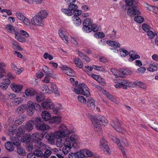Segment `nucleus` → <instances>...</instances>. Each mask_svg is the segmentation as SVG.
Masks as SVG:
<instances>
[{
	"instance_id": "17",
	"label": "nucleus",
	"mask_w": 158,
	"mask_h": 158,
	"mask_svg": "<svg viewBox=\"0 0 158 158\" xmlns=\"http://www.w3.org/2000/svg\"><path fill=\"white\" fill-rule=\"evenodd\" d=\"M83 27L82 30L86 33L89 32V19L87 18L85 19L82 23Z\"/></svg>"
},
{
	"instance_id": "51",
	"label": "nucleus",
	"mask_w": 158,
	"mask_h": 158,
	"mask_svg": "<svg viewBox=\"0 0 158 158\" xmlns=\"http://www.w3.org/2000/svg\"><path fill=\"white\" fill-rule=\"evenodd\" d=\"M23 101V99L21 98H17L14 99L13 102L14 104L15 105H18L22 103Z\"/></svg>"
},
{
	"instance_id": "5",
	"label": "nucleus",
	"mask_w": 158,
	"mask_h": 158,
	"mask_svg": "<svg viewBox=\"0 0 158 158\" xmlns=\"http://www.w3.org/2000/svg\"><path fill=\"white\" fill-rule=\"evenodd\" d=\"M88 88L86 85L83 83L79 84L74 89V92L77 94H82L86 96L88 94L87 92Z\"/></svg>"
},
{
	"instance_id": "11",
	"label": "nucleus",
	"mask_w": 158,
	"mask_h": 158,
	"mask_svg": "<svg viewBox=\"0 0 158 158\" xmlns=\"http://www.w3.org/2000/svg\"><path fill=\"white\" fill-rule=\"evenodd\" d=\"M44 135V134L43 133L40 134L39 133H35L32 134L31 137L33 142L38 143L39 142H41Z\"/></svg>"
},
{
	"instance_id": "19",
	"label": "nucleus",
	"mask_w": 158,
	"mask_h": 158,
	"mask_svg": "<svg viewBox=\"0 0 158 158\" xmlns=\"http://www.w3.org/2000/svg\"><path fill=\"white\" fill-rule=\"evenodd\" d=\"M26 118V115L25 114H23L20 115L17 118V119L15 120V123L16 125L21 124Z\"/></svg>"
},
{
	"instance_id": "1",
	"label": "nucleus",
	"mask_w": 158,
	"mask_h": 158,
	"mask_svg": "<svg viewBox=\"0 0 158 158\" xmlns=\"http://www.w3.org/2000/svg\"><path fill=\"white\" fill-rule=\"evenodd\" d=\"M91 120L95 130L101 131V125L100 123V122L102 123V125L104 126H106L107 124V120L105 117L101 115L91 116Z\"/></svg>"
},
{
	"instance_id": "63",
	"label": "nucleus",
	"mask_w": 158,
	"mask_h": 158,
	"mask_svg": "<svg viewBox=\"0 0 158 158\" xmlns=\"http://www.w3.org/2000/svg\"><path fill=\"white\" fill-rule=\"evenodd\" d=\"M78 52L79 56L81 57L85 60H86L87 58V57L82 52L80 51H78Z\"/></svg>"
},
{
	"instance_id": "62",
	"label": "nucleus",
	"mask_w": 158,
	"mask_h": 158,
	"mask_svg": "<svg viewBox=\"0 0 158 158\" xmlns=\"http://www.w3.org/2000/svg\"><path fill=\"white\" fill-rule=\"evenodd\" d=\"M37 101L38 102H41L44 99V97H43L41 95H37L36 97Z\"/></svg>"
},
{
	"instance_id": "45",
	"label": "nucleus",
	"mask_w": 158,
	"mask_h": 158,
	"mask_svg": "<svg viewBox=\"0 0 158 158\" xmlns=\"http://www.w3.org/2000/svg\"><path fill=\"white\" fill-rule=\"evenodd\" d=\"M34 154L35 156L37 157H43V152L39 150H36L34 151Z\"/></svg>"
},
{
	"instance_id": "34",
	"label": "nucleus",
	"mask_w": 158,
	"mask_h": 158,
	"mask_svg": "<svg viewBox=\"0 0 158 158\" xmlns=\"http://www.w3.org/2000/svg\"><path fill=\"white\" fill-rule=\"evenodd\" d=\"M17 127L15 125H13L10 127L7 132V134L10 135H13L15 130L16 129Z\"/></svg>"
},
{
	"instance_id": "56",
	"label": "nucleus",
	"mask_w": 158,
	"mask_h": 158,
	"mask_svg": "<svg viewBox=\"0 0 158 158\" xmlns=\"http://www.w3.org/2000/svg\"><path fill=\"white\" fill-rule=\"evenodd\" d=\"M51 153V151L48 149L46 150L44 153H43V157H44L45 158H48Z\"/></svg>"
},
{
	"instance_id": "37",
	"label": "nucleus",
	"mask_w": 158,
	"mask_h": 158,
	"mask_svg": "<svg viewBox=\"0 0 158 158\" xmlns=\"http://www.w3.org/2000/svg\"><path fill=\"white\" fill-rule=\"evenodd\" d=\"M5 29L9 33H13L15 31L13 26L11 24L7 25L5 27Z\"/></svg>"
},
{
	"instance_id": "39",
	"label": "nucleus",
	"mask_w": 158,
	"mask_h": 158,
	"mask_svg": "<svg viewBox=\"0 0 158 158\" xmlns=\"http://www.w3.org/2000/svg\"><path fill=\"white\" fill-rule=\"evenodd\" d=\"M126 4L123 6V9L126 10L128 8L127 7H130L131 5H132L133 1L132 0H125Z\"/></svg>"
},
{
	"instance_id": "58",
	"label": "nucleus",
	"mask_w": 158,
	"mask_h": 158,
	"mask_svg": "<svg viewBox=\"0 0 158 158\" xmlns=\"http://www.w3.org/2000/svg\"><path fill=\"white\" fill-rule=\"evenodd\" d=\"M92 157L94 158H99L100 156L99 155L95 153H94L92 151H89V157L92 158Z\"/></svg>"
},
{
	"instance_id": "15",
	"label": "nucleus",
	"mask_w": 158,
	"mask_h": 158,
	"mask_svg": "<svg viewBox=\"0 0 158 158\" xmlns=\"http://www.w3.org/2000/svg\"><path fill=\"white\" fill-rule=\"evenodd\" d=\"M132 73V72L130 70L126 69L121 68L118 71V77H123L125 75H130Z\"/></svg>"
},
{
	"instance_id": "13",
	"label": "nucleus",
	"mask_w": 158,
	"mask_h": 158,
	"mask_svg": "<svg viewBox=\"0 0 158 158\" xmlns=\"http://www.w3.org/2000/svg\"><path fill=\"white\" fill-rule=\"evenodd\" d=\"M68 8L70 11H73V15H80L81 14V11L77 9V6L73 4H70L68 6Z\"/></svg>"
},
{
	"instance_id": "48",
	"label": "nucleus",
	"mask_w": 158,
	"mask_h": 158,
	"mask_svg": "<svg viewBox=\"0 0 158 158\" xmlns=\"http://www.w3.org/2000/svg\"><path fill=\"white\" fill-rule=\"evenodd\" d=\"M94 36L97 38L101 39L104 37L105 35L103 32H99L95 33Z\"/></svg>"
},
{
	"instance_id": "6",
	"label": "nucleus",
	"mask_w": 158,
	"mask_h": 158,
	"mask_svg": "<svg viewBox=\"0 0 158 158\" xmlns=\"http://www.w3.org/2000/svg\"><path fill=\"white\" fill-rule=\"evenodd\" d=\"M77 139L78 137L77 135H72L69 137L66 138L64 143V145L68 146L71 148H76Z\"/></svg>"
},
{
	"instance_id": "55",
	"label": "nucleus",
	"mask_w": 158,
	"mask_h": 158,
	"mask_svg": "<svg viewBox=\"0 0 158 158\" xmlns=\"http://www.w3.org/2000/svg\"><path fill=\"white\" fill-rule=\"evenodd\" d=\"M103 94L106 95V97L110 99L111 101H113L114 99L113 96L110 95V94L106 90H105L102 93Z\"/></svg>"
},
{
	"instance_id": "2",
	"label": "nucleus",
	"mask_w": 158,
	"mask_h": 158,
	"mask_svg": "<svg viewBox=\"0 0 158 158\" xmlns=\"http://www.w3.org/2000/svg\"><path fill=\"white\" fill-rule=\"evenodd\" d=\"M26 106L28 114L30 116L33 114L35 110L40 111L42 109L41 106L40 104L31 101H28Z\"/></svg>"
},
{
	"instance_id": "7",
	"label": "nucleus",
	"mask_w": 158,
	"mask_h": 158,
	"mask_svg": "<svg viewBox=\"0 0 158 158\" xmlns=\"http://www.w3.org/2000/svg\"><path fill=\"white\" fill-rule=\"evenodd\" d=\"M31 22L33 25L38 26H43L44 25V22L43 19L39 17V15L35 16L31 19Z\"/></svg>"
},
{
	"instance_id": "46",
	"label": "nucleus",
	"mask_w": 158,
	"mask_h": 158,
	"mask_svg": "<svg viewBox=\"0 0 158 158\" xmlns=\"http://www.w3.org/2000/svg\"><path fill=\"white\" fill-rule=\"evenodd\" d=\"M135 52L133 51H130L129 56L130 57L128 59L129 61H131L136 59L135 57Z\"/></svg>"
},
{
	"instance_id": "8",
	"label": "nucleus",
	"mask_w": 158,
	"mask_h": 158,
	"mask_svg": "<svg viewBox=\"0 0 158 158\" xmlns=\"http://www.w3.org/2000/svg\"><path fill=\"white\" fill-rule=\"evenodd\" d=\"M127 13L131 16H134L136 15L140 14V12L137 9L136 6L134 5L132 2V5H131L128 9Z\"/></svg>"
},
{
	"instance_id": "52",
	"label": "nucleus",
	"mask_w": 158,
	"mask_h": 158,
	"mask_svg": "<svg viewBox=\"0 0 158 158\" xmlns=\"http://www.w3.org/2000/svg\"><path fill=\"white\" fill-rule=\"evenodd\" d=\"M61 10L62 12L68 16H71L73 15L72 12L69 10V8L68 9H62Z\"/></svg>"
},
{
	"instance_id": "59",
	"label": "nucleus",
	"mask_w": 158,
	"mask_h": 158,
	"mask_svg": "<svg viewBox=\"0 0 158 158\" xmlns=\"http://www.w3.org/2000/svg\"><path fill=\"white\" fill-rule=\"evenodd\" d=\"M147 35L151 39H152L154 37L155 35H157L156 33L155 34L151 31H148Z\"/></svg>"
},
{
	"instance_id": "9",
	"label": "nucleus",
	"mask_w": 158,
	"mask_h": 158,
	"mask_svg": "<svg viewBox=\"0 0 158 158\" xmlns=\"http://www.w3.org/2000/svg\"><path fill=\"white\" fill-rule=\"evenodd\" d=\"M111 126L118 132L123 133V130L121 127L119 121L117 119L116 120L113 121L111 123Z\"/></svg>"
},
{
	"instance_id": "3",
	"label": "nucleus",
	"mask_w": 158,
	"mask_h": 158,
	"mask_svg": "<svg viewBox=\"0 0 158 158\" xmlns=\"http://www.w3.org/2000/svg\"><path fill=\"white\" fill-rule=\"evenodd\" d=\"M74 131L72 130L70 131L68 130L66 126L64 124L60 126L59 130L55 132V135L57 136V137H60V138L65 137L67 135L74 132Z\"/></svg>"
},
{
	"instance_id": "29",
	"label": "nucleus",
	"mask_w": 158,
	"mask_h": 158,
	"mask_svg": "<svg viewBox=\"0 0 158 158\" xmlns=\"http://www.w3.org/2000/svg\"><path fill=\"white\" fill-rule=\"evenodd\" d=\"M22 126L19 127L17 130L16 135L18 137H21L23 136L24 134L25 131L24 129L22 128Z\"/></svg>"
},
{
	"instance_id": "30",
	"label": "nucleus",
	"mask_w": 158,
	"mask_h": 158,
	"mask_svg": "<svg viewBox=\"0 0 158 158\" xmlns=\"http://www.w3.org/2000/svg\"><path fill=\"white\" fill-rule=\"evenodd\" d=\"M133 84L135 85L138 86L139 87L143 89H145L147 88V86L145 83L140 81H135L133 82Z\"/></svg>"
},
{
	"instance_id": "40",
	"label": "nucleus",
	"mask_w": 158,
	"mask_h": 158,
	"mask_svg": "<svg viewBox=\"0 0 158 158\" xmlns=\"http://www.w3.org/2000/svg\"><path fill=\"white\" fill-rule=\"evenodd\" d=\"M134 19L137 23H142L144 20L143 18L139 15L135 16Z\"/></svg>"
},
{
	"instance_id": "43",
	"label": "nucleus",
	"mask_w": 158,
	"mask_h": 158,
	"mask_svg": "<svg viewBox=\"0 0 158 158\" xmlns=\"http://www.w3.org/2000/svg\"><path fill=\"white\" fill-rule=\"evenodd\" d=\"M89 107H90L89 109L92 110H94L95 106V101L93 99L91 98H89Z\"/></svg>"
},
{
	"instance_id": "10",
	"label": "nucleus",
	"mask_w": 158,
	"mask_h": 158,
	"mask_svg": "<svg viewBox=\"0 0 158 158\" xmlns=\"http://www.w3.org/2000/svg\"><path fill=\"white\" fill-rule=\"evenodd\" d=\"M100 148L104 152L109 153L110 148L107 144V142L104 138H102L100 140Z\"/></svg>"
},
{
	"instance_id": "12",
	"label": "nucleus",
	"mask_w": 158,
	"mask_h": 158,
	"mask_svg": "<svg viewBox=\"0 0 158 158\" xmlns=\"http://www.w3.org/2000/svg\"><path fill=\"white\" fill-rule=\"evenodd\" d=\"M60 67L64 71V73L70 76H73L75 75L74 71L65 65H61Z\"/></svg>"
},
{
	"instance_id": "25",
	"label": "nucleus",
	"mask_w": 158,
	"mask_h": 158,
	"mask_svg": "<svg viewBox=\"0 0 158 158\" xmlns=\"http://www.w3.org/2000/svg\"><path fill=\"white\" fill-rule=\"evenodd\" d=\"M42 70L45 73L46 76H50V75H52L53 73V71L51 69L48 68L45 65L43 66Z\"/></svg>"
},
{
	"instance_id": "41",
	"label": "nucleus",
	"mask_w": 158,
	"mask_h": 158,
	"mask_svg": "<svg viewBox=\"0 0 158 158\" xmlns=\"http://www.w3.org/2000/svg\"><path fill=\"white\" fill-rule=\"evenodd\" d=\"M91 27V28L89 27V32L92 31L94 32H97L98 30V27L97 25L95 24H92V25L90 26Z\"/></svg>"
},
{
	"instance_id": "61",
	"label": "nucleus",
	"mask_w": 158,
	"mask_h": 158,
	"mask_svg": "<svg viewBox=\"0 0 158 158\" xmlns=\"http://www.w3.org/2000/svg\"><path fill=\"white\" fill-rule=\"evenodd\" d=\"M147 9L149 10L152 11L154 13H156V10H155V6L152 5H149L147 7Z\"/></svg>"
},
{
	"instance_id": "57",
	"label": "nucleus",
	"mask_w": 158,
	"mask_h": 158,
	"mask_svg": "<svg viewBox=\"0 0 158 158\" xmlns=\"http://www.w3.org/2000/svg\"><path fill=\"white\" fill-rule=\"evenodd\" d=\"M16 15L18 18L21 20H23L25 18V17L20 13H17Z\"/></svg>"
},
{
	"instance_id": "26",
	"label": "nucleus",
	"mask_w": 158,
	"mask_h": 158,
	"mask_svg": "<svg viewBox=\"0 0 158 158\" xmlns=\"http://www.w3.org/2000/svg\"><path fill=\"white\" fill-rule=\"evenodd\" d=\"M72 17V19L74 21V23L77 25L79 26L81 24V21L80 18L78 17L79 15H73Z\"/></svg>"
},
{
	"instance_id": "18",
	"label": "nucleus",
	"mask_w": 158,
	"mask_h": 158,
	"mask_svg": "<svg viewBox=\"0 0 158 158\" xmlns=\"http://www.w3.org/2000/svg\"><path fill=\"white\" fill-rule=\"evenodd\" d=\"M10 87L12 90L15 92H19L21 90L23 86L20 84H15L14 83H11L10 85Z\"/></svg>"
},
{
	"instance_id": "16",
	"label": "nucleus",
	"mask_w": 158,
	"mask_h": 158,
	"mask_svg": "<svg viewBox=\"0 0 158 158\" xmlns=\"http://www.w3.org/2000/svg\"><path fill=\"white\" fill-rule=\"evenodd\" d=\"M80 158H86L89 157V150L86 149H84L78 152Z\"/></svg>"
},
{
	"instance_id": "22",
	"label": "nucleus",
	"mask_w": 158,
	"mask_h": 158,
	"mask_svg": "<svg viewBox=\"0 0 158 158\" xmlns=\"http://www.w3.org/2000/svg\"><path fill=\"white\" fill-rule=\"evenodd\" d=\"M34 122L33 120H31L27 122L26 124L25 128L27 132H29L33 129L32 123Z\"/></svg>"
},
{
	"instance_id": "28",
	"label": "nucleus",
	"mask_w": 158,
	"mask_h": 158,
	"mask_svg": "<svg viewBox=\"0 0 158 158\" xmlns=\"http://www.w3.org/2000/svg\"><path fill=\"white\" fill-rule=\"evenodd\" d=\"M55 132L54 133H51L48 134L46 135L45 137L46 139L48 140L52 141L55 138L57 139H60V137H57V136L55 135Z\"/></svg>"
},
{
	"instance_id": "32",
	"label": "nucleus",
	"mask_w": 158,
	"mask_h": 158,
	"mask_svg": "<svg viewBox=\"0 0 158 158\" xmlns=\"http://www.w3.org/2000/svg\"><path fill=\"white\" fill-rule=\"evenodd\" d=\"M26 107V105L22 104L17 108V111L19 114H21L25 111V108Z\"/></svg>"
},
{
	"instance_id": "27",
	"label": "nucleus",
	"mask_w": 158,
	"mask_h": 158,
	"mask_svg": "<svg viewBox=\"0 0 158 158\" xmlns=\"http://www.w3.org/2000/svg\"><path fill=\"white\" fill-rule=\"evenodd\" d=\"M51 85L52 92L54 93L55 95L58 96H59L60 93L56 84L53 82H51Z\"/></svg>"
},
{
	"instance_id": "23",
	"label": "nucleus",
	"mask_w": 158,
	"mask_h": 158,
	"mask_svg": "<svg viewBox=\"0 0 158 158\" xmlns=\"http://www.w3.org/2000/svg\"><path fill=\"white\" fill-rule=\"evenodd\" d=\"M106 43L109 46L114 48H118L120 46V44L118 42L115 41L107 40Z\"/></svg>"
},
{
	"instance_id": "60",
	"label": "nucleus",
	"mask_w": 158,
	"mask_h": 158,
	"mask_svg": "<svg viewBox=\"0 0 158 158\" xmlns=\"http://www.w3.org/2000/svg\"><path fill=\"white\" fill-rule=\"evenodd\" d=\"M44 57L45 59L48 58L50 60H51L53 59V57L50 55L48 53L45 52L44 55Z\"/></svg>"
},
{
	"instance_id": "42",
	"label": "nucleus",
	"mask_w": 158,
	"mask_h": 158,
	"mask_svg": "<svg viewBox=\"0 0 158 158\" xmlns=\"http://www.w3.org/2000/svg\"><path fill=\"white\" fill-rule=\"evenodd\" d=\"M120 50V55L121 56L124 57L128 55H129V52L127 50L123 48H121Z\"/></svg>"
},
{
	"instance_id": "64",
	"label": "nucleus",
	"mask_w": 158,
	"mask_h": 158,
	"mask_svg": "<svg viewBox=\"0 0 158 158\" xmlns=\"http://www.w3.org/2000/svg\"><path fill=\"white\" fill-rule=\"evenodd\" d=\"M20 34L24 36L25 37H27L29 36L28 34L25 31L23 30H21L20 31Z\"/></svg>"
},
{
	"instance_id": "36",
	"label": "nucleus",
	"mask_w": 158,
	"mask_h": 158,
	"mask_svg": "<svg viewBox=\"0 0 158 158\" xmlns=\"http://www.w3.org/2000/svg\"><path fill=\"white\" fill-rule=\"evenodd\" d=\"M48 15V13L45 10H41L38 13L37 15L41 18L42 19L46 18Z\"/></svg>"
},
{
	"instance_id": "20",
	"label": "nucleus",
	"mask_w": 158,
	"mask_h": 158,
	"mask_svg": "<svg viewBox=\"0 0 158 158\" xmlns=\"http://www.w3.org/2000/svg\"><path fill=\"white\" fill-rule=\"evenodd\" d=\"M41 116L43 120L45 121H47L48 120L49 121L51 119V114L48 112L46 111L42 112L41 114Z\"/></svg>"
},
{
	"instance_id": "31",
	"label": "nucleus",
	"mask_w": 158,
	"mask_h": 158,
	"mask_svg": "<svg viewBox=\"0 0 158 158\" xmlns=\"http://www.w3.org/2000/svg\"><path fill=\"white\" fill-rule=\"evenodd\" d=\"M6 148L9 152H12L14 150L13 144L10 142L7 141L5 144Z\"/></svg>"
},
{
	"instance_id": "50",
	"label": "nucleus",
	"mask_w": 158,
	"mask_h": 158,
	"mask_svg": "<svg viewBox=\"0 0 158 158\" xmlns=\"http://www.w3.org/2000/svg\"><path fill=\"white\" fill-rule=\"evenodd\" d=\"M17 152L20 155H24L26 154L25 151L22 148L18 146L17 148Z\"/></svg>"
},
{
	"instance_id": "21",
	"label": "nucleus",
	"mask_w": 158,
	"mask_h": 158,
	"mask_svg": "<svg viewBox=\"0 0 158 158\" xmlns=\"http://www.w3.org/2000/svg\"><path fill=\"white\" fill-rule=\"evenodd\" d=\"M36 92L33 88L27 89L25 90L26 95L28 96H32L35 95Z\"/></svg>"
},
{
	"instance_id": "38",
	"label": "nucleus",
	"mask_w": 158,
	"mask_h": 158,
	"mask_svg": "<svg viewBox=\"0 0 158 158\" xmlns=\"http://www.w3.org/2000/svg\"><path fill=\"white\" fill-rule=\"evenodd\" d=\"M74 62L77 66L80 68H81L83 66V64L79 58H77L74 60Z\"/></svg>"
},
{
	"instance_id": "44",
	"label": "nucleus",
	"mask_w": 158,
	"mask_h": 158,
	"mask_svg": "<svg viewBox=\"0 0 158 158\" xmlns=\"http://www.w3.org/2000/svg\"><path fill=\"white\" fill-rule=\"evenodd\" d=\"M59 34L60 37L63 40H64V42L66 44L69 43V41L65 37L64 34L63 33L62 31L60 30L59 31Z\"/></svg>"
},
{
	"instance_id": "47",
	"label": "nucleus",
	"mask_w": 158,
	"mask_h": 158,
	"mask_svg": "<svg viewBox=\"0 0 158 158\" xmlns=\"http://www.w3.org/2000/svg\"><path fill=\"white\" fill-rule=\"evenodd\" d=\"M68 158H80L78 152L69 153L68 156Z\"/></svg>"
},
{
	"instance_id": "24",
	"label": "nucleus",
	"mask_w": 158,
	"mask_h": 158,
	"mask_svg": "<svg viewBox=\"0 0 158 158\" xmlns=\"http://www.w3.org/2000/svg\"><path fill=\"white\" fill-rule=\"evenodd\" d=\"M120 84L123 89H127V87H129L130 85L128 81L127 80H122L119 81Z\"/></svg>"
},
{
	"instance_id": "49",
	"label": "nucleus",
	"mask_w": 158,
	"mask_h": 158,
	"mask_svg": "<svg viewBox=\"0 0 158 158\" xmlns=\"http://www.w3.org/2000/svg\"><path fill=\"white\" fill-rule=\"evenodd\" d=\"M64 146L62 149V151L64 154H66L70 151L71 147L66 145H64Z\"/></svg>"
},
{
	"instance_id": "4",
	"label": "nucleus",
	"mask_w": 158,
	"mask_h": 158,
	"mask_svg": "<svg viewBox=\"0 0 158 158\" xmlns=\"http://www.w3.org/2000/svg\"><path fill=\"white\" fill-rule=\"evenodd\" d=\"M34 123L35 125L36 128L38 131H44L50 128L49 126L46 125L40 118H36Z\"/></svg>"
},
{
	"instance_id": "53",
	"label": "nucleus",
	"mask_w": 158,
	"mask_h": 158,
	"mask_svg": "<svg viewBox=\"0 0 158 158\" xmlns=\"http://www.w3.org/2000/svg\"><path fill=\"white\" fill-rule=\"evenodd\" d=\"M77 99L80 102L84 104L86 103L87 101L84 97L82 96L78 95L77 97Z\"/></svg>"
},
{
	"instance_id": "54",
	"label": "nucleus",
	"mask_w": 158,
	"mask_h": 158,
	"mask_svg": "<svg viewBox=\"0 0 158 158\" xmlns=\"http://www.w3.org/2000/svg\"><path fill=\"white\" fill-rule=\"evenodd\" d=\"M143 30L145 31L148 32L151 29V27L146 23H143L142 26Z\"/></svg>"
},
{
	"instance_id": "33",
	"label": "nucleus",
	"mask_w": 158,
	"mask_h": 158,
	"mask_svg": "<svg viewBox=\"0 0 158 158\" xmlns=\"http://www.w3.org/2000/svg\"><path fill=\"white\" fill-rule=\"evenodd\" d=\"M61 118L60 116H57L52 117L49 120V123H58L60 122Z\"/></svg>"
},
{
	"instance_id": "35",
	"label": "nucleus",
	"mask_w": 158,
	"mask_h": 158,
	"mask_svg": "<svg viewBox=\"0 0 158 158\" xmlns=\"http://www.w3.org/2000/svg\"><path fill=\"white\" fill-rule=\"evenodd\" d=\"M12 143H13V144L17 147L19 146L20 143V141L18 138L16 137H13L12 138Z\"/></svg>"
},
{
	"instance_id": "14",
	"label": "nucleus",
	"mask_w": 158,
	"mask_h": 158,
	"mask_svg": "<svg viewBox=\"0 0 158 158\" xmlns=\"http://www.w3.org/2000/svg\"><path fill=\"white\" fill-rule=\"evenodd\" d=\"M42 107L45 109H53L54 105L51 101H45L41 103Z\"/></svg>"
}]
</instances>
